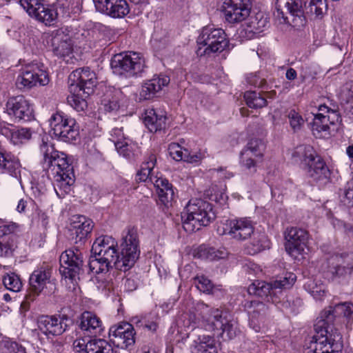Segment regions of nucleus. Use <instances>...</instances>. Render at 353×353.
Here are the masks:
<instances>
[{
    "label": "nucleus",
    "instance_id": "12",
    "mask_svg": "<svg viewBox=\"0 0 353 353\" xmlns=\"http://www.w3.org/2000/svg\"><path fill=\"white\" fill-rule=\"evenodd\" d=\"M110 65L115 74L130 77L143 71L145 61L139 54L128 52L115 54L111 60Z\"/></svg>",
    "mask_w": 353,
    "mask_h": 353
},
{
    "label": "nucleus",
    "instance_id": "5",
    "mask_svg": "<svg viewBox=\"0 0 353 353\" xmlns=\"http://www.w3.org/2000/svg\"><path fill=\"white\" fill-rule=\"evenodd\" d=\"M296 163H301L308 176L320 184L329 181L330 171L323 159L318 155L312 146L301 145L292 154Z\"/></svg>",
    "mask_w": 353,
    "mask_h": 353
},
{
    "label": "nucleus",
    "instance_id": "26",
    "mask_svg": "<svg viewBox=\"0 0 353 353\" xmlns=\"http://www.w3.org/2000/svg\"><path fill=\"white\" fill-rule=\"evenodd\" d=\"M243 307L249 315L250 325L256 332H259L260 326L257 323L263 321L268 311V306L259 301L245 300Z\"/></svg>",
    "mask_w": 353,
    "mask_h": 353
},
{
    "label": "nucleus",
    "instance_id": "50",
    "mask_svg": "<svg viewBox=\"0 0 353 353\" xmlns=\"http://www.w3.org/2000/svg\"><path fill=\"white\" fill-rule=\"evenodd\" d=\"M257 161L253 159L252 155L243 154V152H241V165L249 174H253L256 172Z\"/></svg>",
    "mask_w": 353,
    "mask_h": 353
},
{
    "label": "nucleus",
    "instance_id": "56",
    "mask_svg": "<svg viewBox=\"0 0 353 353\" xmlns=\"http://www.w3.org/2000/svg\"><path fill=\"white\" fill-rule=\"evenodd\" d=\"M88 341L86 342L83 338L77 339L73 342V350L76 352H86L88 353Z\"/></svg>",
    "mask_w": 353,
    "mask_h": 353
},
{
    "label": "nucleus",
    "instance_id": "23",
    "mask_svg": "<svg viewBox=\"0 0 353 353\" xmlns=\"http://www.w3.org/2000/svg\"><path fill=\"white\" fill-rule=\"evenodd\" d=\"M6 112L19 121H28L33 117V109L29 101L22 95L8 99L6 104Z\"/></svg>",
    "mask_w": 353,
    "mask_h": 353
},
{
    "label": "nucleus",
    "instance_id": "54",
    "mask_svg": "<svg viewBox=\"0 0 353 353\" xmlns=\"http://www.w3.org/2000/svg\"><path fill=\"white\" fill-rule=\"evenodd\" d=\"M110 141H112L114 145L117 143H122L125 141V137L123 132L122 128H114L110 132Z\"/></svg>",
    "mask_w": 353,
    "mask_h": 353
},
{
    "label": "nucleus",
    "instance_id": "40",
    "mask_svg": "<svg viewBox=\"0 0 353 353\" xmlns=\"http://www.w3.org/2000/svg\"><path fill=\"white\" fill-rule=\"evenodd\" d=\"M71 94L68 97V103L77 111L81 112L87 108V101L85 98L88 96L83 93V90L74 92L70 90Z\"/></svg>",
    "mask_w": 353,
    "mask_h": 353
},
{
    "label": "nucleus",
    "instance_id": "18",
    "mask_svg": "<svg viewBox=\"0 0 353 353\" xmlns=\"http://www.w3.org/2000/svg\"><path fill=\"white\" fill-rule=\"evenodd\" d=\"M254 228L252 221L248 218H240L227 220L221 231V235L228 234L230 238L236 241H245L254 233Z\"/></svg>",
    "mask_w": 353,
    "mask_h": 353
},
{
    "label": "nucleus",
    "instance_id": "1",
    "mask_svg": "<svg viewBox=\"0 0 353 353\" xmlns=\"http://www.w3.org/2000/svg\"><path fill=\"white\" fill-rule=\"evenodd\" d=\"M353 314V304L341 303L323 310L314 325L315 331L306 353H342V336L333 327L337 316L350 318Z\"/></svg>",
    "mask_w": 353,
    "mask_h": 353
},
{
    "label": "nucleus",
    "instance_id": "60",
    "mask_svg": "<svg viewBox=\"0 0 353 353\" xmlns=\"http://www.w3.org/2000/svg\"><path fill=\"white\" fill-rule=\"evenodd\" d=\"M259 23V22H256V19L252 20L250 23V25H248L247 28H244L241 31V33L243 32V31H245V33L248 32L249 35H247V37L250 39L252 38L254 34H257L258 32H260L259 26H258L257 27L256 26V24Z\"/></svg>",
    "mask_w": 353,
    "mask_h": 353
},
{
    "label": "nucleus",
    "instance_id": "6",
    "mask_svg": "<svg viewBox=\"0 0 353 353\" xmlns=\"http://www.w3.org/2000/svg\"><path fill=\"white\" fill-rule=\"evenodd\" d=\"M215 218L212 204L201 199L190 200L181 213L183 228L189 233L208 225Z\"/></svg>",
    "mask_w": 353,
    "mask_h": 353
},
{
    "label": "nucleus",
    "instance_id": "36",
    "mask_svg": "<svg viewBox=\"0 0 353 353\" xmlns=\"http://www.w3.org/2000/svg\"><path fill=\"white\" fill-rule=\"evenodd\" d=\"M81 0H57L55 6L62 18L69 17L72 13H78L81 9Z\"/></svg>",
    "mask_w": 353,
    "mask_h": 353
},
{
    "label": "nucleus",
    "instance_id": "10",
    "mask_svg": "<svg viewBox=\"0 0 353 353\" xmlns=\"http://www.w3.org/2000/svg\"><path fill=\"white\" fill-rule=\"evenodd\" d=\"M49 123L53 136L58 140L71 143L79 139V127L75 119L64 112L53 113Z\"/></svg>",
    "mask_w": 353,
    "mask_h": 353
},
{
    "label": "nucleus",
    "instance_id": "11",
    "mask_svg": "<svg viewBox=\"0 0 353 353\" xmlns=\"http://www.w3.org/2000/svg\"><path fill=\"white\" fill-rule=\"evenodd\" d=\"M56 290V279L52 278V270L45 266L39 267L30 276L29 294L27 299L32 301L41 293L50 295L54 294Z\"/></svg>",
    "mask_w": 353,
    "mask_h": 353
},
{
    "label": "nucleus",
    "instance_id": "48",
    "mask_svg": "<svg viewBox=\"0 0 353 353\" xmlns=\"http://www.w3.org/2000/svg\"><path fill=\"white\" fill-rule=\"evenodd\" d=\"M290 125L294 132L299 131L304 124V119L295 110H290L288 114Z\"/></svg>",
    "mask_w": 353,
    "mask_h": 353
},
{
    "label": "nucleus",
    "instance_id": "13",
    "mask_svg": "<svg viewBox=\"0 0 353 353\" xmlns=\"http://www.w3.org/2000/svg\"><path fill=\"white\" fill-rule=\"evenodd\" d=\"M60 272L65 279L72 283L79 279L80 274L83 272L84 260L82 252L77 248L68 249L60 256Z\"/></svg>",
    "mask_w": 353,
    "mask_h": 353
},
{
    "label": "nucleus",
    "instance_id": "27",
    "mask_svg": "<svg viewBox=\"0 0 353 353\" xmlns=\"http://www.w3.org/2000/svg\"><path fill=\"white\" fill-rule=\"evenodd\" d=\"M77 325L81 330L89 336H97L103 331L100 318L89 311H85L81 314Z\"/></svg>",
    "mask_w": 353,
    "mask_h": 353
},
{
    "label": "nucleus",
    "instance_id": "34",
    "mask_svg": "<svg viewBox=\"0 0 353 353\" xmlns=\"http://www.w3.org/2000/svg\"><path fill=\"white\" fill-rule=\"evenodd\" d=\"M336 119L331 118L330 115L323 113L316 114L312 123V131L316 137H325L330 134V124L334 125Z\"/></svg>",
    "mask_w": 353,
    "mask_h": 353
},
{
    "label": "nucleus",
    "instance_id": "28",
    "mask_svg": "<svg viewBox=\"0 0 353 353\" xmlns=\"http://www.w3.org/2000/svg\"><path fill=\"white\" fill-rule=\"evenodd\" d=\"M50 46L54 54L59 57L68 56L72 51V45L68 35L61 30L53 33L50 39Z\"/></svg>",
    "mask_w": 353,
    "mask_h": 353
},
{
    "label": "nucleus",
    "instance_id": "58",
    "mask_svg": "<svg viewBox=\"0 0 353 353\" xmlns=\"http://www.w3.org/2000/svg\"><path fill=\"white\" fill-rule=\"evenodd\" d=\"M89 269L90 271L96 274V276L101 274V268H100V261L99 260V256H92L89 261Z\"/></svg>",
    "mask_w": 353,
    "mask_h": 353
},
{
    "label": "nucleus",
    "instance_id": "20",
    "mask_svg": "<svg viewBox=\"0 0 353 353\" xmlns=\"http://www.w3.org/2000/svg\"><path fill=\"white\" fill-rule=\"evenodd\" d=\"M286 252L292 256L301 254L307 246L309 234L307 230L297 227L288 228L285 232Z\"/></svg>",
    "mask_w": 353,
    "mask_h": 353
},
{
    "label": "nucleus",
    "instance_id": "38",
    "mask_svg": "<svg viewBox=\"0 0 353 353\" xmlns=\"http://www.w3.org/2000/svg\"><path fill=\"white\" fill-rule=\"evenodd\" d=\"M88 353H117L112 345L103 339H92L88 341Z\"/></svg>",
    "mask_w": 353,
    "mask_h": 353
},
{
    "label": "nucleus",
    "instance_id": "31",
    "mask_svg": "<svg viewBox=\"0 0 353 353\" xmlns=\"http://www.w3.org/2000/svg\"><path fill=\"white\" fill-rule=\"evenodd\" d=\"M153 183L157 188L159 202L166 208L172 205L174 197L172 185L167 179L157 176H154Z\"/></svg>",
    "mask_w": 353,
    "mask_h": 353
},
{
    "label": "nucleus",
    "instance_id": "49",
    "mask_svg": "<svg viewBox=\"0 0 353 353\" xmlns=\"http://www.w3.org/2000/svg\"><path fill=\"white\" fill-rule=\"evenodd\" d=\"M194 256L202 259L216 261L215 248L201 245L196 250Z\"/></svg>",
    "mask_w": 353,
    "mask_h": 353
},
{
    "label": "nucleus",
    "instance_id": "15",
    "mask_svg": "<svg viewBox=\"0 0 353 353\" xmlns=\"http://www.w3.org/2000/svg\"><path fill=\"white\" fill-rule=\"evenodd\" d=\"M49 81L48 74L43 65L30 63L21 68L16 85L20 90L30 89L34 86L46 85Z\"/></svg>",
    "mask_w": 353,
    "mask_h": 353
},
{
    "label": "nucleus",
    "instance_id": "43",
    "mask_svg": "<svg viewBox=\"0 0 353 353\" xmlns=\"http://www.w3.org/2000/svg\"><path fill=\"white\" fill-rule=\"evenodd\" d=\"M95 280L97 288L101 290H105L108 296L111 292L114 291V285L110 274H101L96 276Z\"/></svg>",
    "mask_w": 353,
    "mask_h": 353
},
{
    "label": "nucleus",
    "instance_id": "16",
    "mask_svg": "<svg viewBox=\"0 0 353 353\" xmlns=\"http://www.w3.org/2000/svg\"><path fill=\"white\" fill-rule=\"evenodd\" d=\"M69 318L65 315H41L37 319L38 329L48 339L60 336L68 328Z\"/></svg>",
    "mask_w": 353,
    "mask_h": 353
},
{
    "label": "nucleus",
    "instance_id": "2",
    "mask_svg": "<svg viewBox=\"0 0 353 353\" xmlns=\"http://www.w3.org/2000/svg\"><path fill=\"white\" fill-rule=\"evenodd\" d=\"M39 151L43 156L42 168L48 176L53 179L54 189L59 198H63L71 190L74 183L73 166L69 163L68 156L54 149V145L42 138Z\"/></svg>",
    "mask_w": 353,
    "mask_h": 353
},
{
    "label": "nucleus",
    "instance_id": "8",
    "mask_svg": "<svg viewBox=\"0 0 353 353\" xmlns=\"http://www.w3.org/2000/svg\"><path fill=\"white\" fill-rule=\"evenodd\" d=\"M296 275L288 272L283 276L275 281L268 283L264 281H254L251 283L248 292L250 294L256 295L266 300L268 302L276 303L279 301L278 293L283 289L290 288L296 281Z\"/></svg>",
    "mask_w": 353,
    "mask_h": 353
},
{
    "label": "nucleus",
    "instance_id": "29",
    "mask_svg": "<svg viewBox=\"0 0 353 353\" xmlns=\"http://www.w3.org/2000/svg\"><path fill=\"white\" fill-rule=\"evenodd\" d=\"M170 78L165 75L154 76L152 79L143 83L140 96L145 100L153 98L155 94L166 86Z\"/></svg>",
    "mask_w": 353,
    "mask_h": 353
},
{
    "label": "nucleus",
    "instance_id": "30",
    "mask_svg": "<svg viewBox=\"0 0 353 353\" xmlns=\"http://www.w3.org/2000/svg\"><path fill=\"white\" fill-rule=\"evenodd\" d=\"M166 115L160 110L148 109L145 112L144 123L151 132H157L165 128Z\"/></svg>",
    "mask_w": 353,
    "mask_h": 353
},
{
    "label": "nucleus",
    "instance_id": "9",
    "mask_svg": "<svg viewBox=\"0 0 353 353\" xmlns=\"http://www.w3.org/2000/svg\"><path fill=\"white\" fill-rule=\"evenodd\" d=\"M197 45L196 52L201 57L223 52L228 46L229 40L223 29L205 26L197 39Z\"/></svg>",
    "mask_w": 353,
    "mask_h": 353
},
{
    "label": "nucleus",
    "instance_id": "45",
    "mask_svg": "<svg viewBox=\"0 0 353 353\" xmlns=\"http://www.w3.org/2000/svg\"><path fill=\"white\" fill-rule=\"evenodd\" d=\"M4 286L12 292H19L22 288L19 277L14 273L7 274L3 278Z\"/></svg>",
    "mask_w": 353,
    "mask_h": 353
},
{
    "label": "nucleus",
    "instance_id": "33",
    "mask_svg": "<svg viewBox=\"0 0 353 353\" xmlns=\"http://www.w3.org/2000/svg\"><path fill=\"white\" fill-rule=\"evenodd\" d=\"M21 168L20 161L17 157L4 152L0 148V172L1 173H7L14 178L19 179Z\"/></svg>",
    "mask_w": 353,
    "mask_h": 353
},
{
    "label": "nucleus",
    "instance_id": "32",
    "mask_svg": "<svg viewBox=\"0 0 353 353\" xmlns=\"http://www.w3.org/2000/svg\"><path fill=\"white\" fill-rule=\"evenodd\" d=\"M2 134L10 139L14 145L22 144L32 137V130L28 128H17L7 124L1 128Z\"/></svg>",
    "mask_w": 353,
    "mask_h": 353
},
{
    "label": "nucleus",
    "instance_id": "37",
    "mask_svg": "<svg viewBox=\"0 0 353 353\" xmlns=\"http://www.w3.org/2000/svg\"><path fill=\"white\" fill-rule=\"evenodd\" d=\"M265 149L266 144L263 139H252L241 152H243V154L252 155L261 160L264 155Z\"/></svg>",
    "mask_w": 353,
    "mask_h": 353
},
{
    "label": "nucleus",
    "instance_id": "63",
    "mask_svg": "<svg viewBox=\"0 0 353 353\" xmlns=\"http://www.w3.org/2000/svg\"><path fill=\"white\" fill-rule=\"evenodd\" d=\"M319 110L321 111V113H323V114H324V113H327L328 114L327 115H330L331 118L336 119V121L339 120V114H337V112L336 111L330 109L329 107H327L325 104L320 105L319 107Z\"/></svg>",
    "mask_w": 353,
    "mask_h": 353
},
{
    "label": "nucleus",
    "instance_id": "22",
    "mask_svg": "<svg viewBox=\"0 0 353 353\" xmlns=\"http://www.w3.org/2000/svg\"><path fill=\"white\" fill-rule=\"evenodd\" d=\"M93 221L82 215L74 216L68 228L69 238L73 243L82 245L90 234Z\"/></svg>",
    "mask_w": 353,
    "mask_h": 353
},
{
    "label": "nucleus",
    "instance_id": "21",
    "mask_svg": "<svg viewBox=\"0 0 353 353\" xmlns=\"http://www.w3.org/2000/svg\"><path fill=\"white\" fill-rule=\"evenodd\" d=\"M135 331L132 324L121 322L114 325L109 330L110 341L117 347L128 348L135 343Z\"/></svg>",
    "mask_w": 353,
    "mask_h": 353
},
{
    "label": "nucleus",
    "instance_id": "14",
    "mask_svg": "<svg viewBox=\"0 0 353 353\" xmlns=\"http://www.w3.org/2000/svg\"><path fill=\"white\" fill-rule=\"evenodd\" d=\"M19 3L30 17L46 26L54 25L61 17L55 5H45L40 0H20Z\"/></svg>",
    "mask_w": 353,
    "mask_h": 353
},
{
    "label": "nucleus",
    "instance_id": "19",
    "mask_svg": "<svg viewBox=\"0 0 353 353\" xmlns=\"http://www.w3.org/2000/svg\"><path fill=\"white\" fill-rule=\"evenodd\" d=\"M250 0H225L221 11L226 22L240 23L250 13Z\"/></svg>",
    "mask_w": 353,
    "mask_h": 353
},
{
    "label": "nucleus",
    "instance_id": "52",
    "mask_svg": "<svg viewBox=\"0 0 353 353\" xmlns=\"http://www.w3.org/2000/svg\"><path fill=\"white\" fill-rule=\"evenodd\" d=\"M17 228V225L14 223H9L0 225V239H11L16 241L14 232Z\"/></svg>",
    "mask_w": 353,
    "mask_h": 353
},
{
    "label": "nucleus",
    "instance_id": "41",
    "mask_svg": "<svg viewBox=\"0 0 353 353\" xmlns=\"http://www.w3.org/2000/svg\"><path fill=\"white\" fill-rule=\"evenodd\" d=\"M105 14L114 18H122L129 12L128 5L125 0H114Z\"/></svg>",
    "mask_w": 353,
    "mask_h": 353
},
{
    "label": "nucleus",
    "instance_id": "47",
    "mask_svg": "<svg viewBox=\"0 0 353 353\" xmlns=\"http://www.w3.org/2000/svg\"><path fill=\"white\" fill-rule=\"evenodd\" d=\"M16 248V241L11 239H0V256L10 257L12 256Z\"/></svg>",
    "mask_w": 353,
    "mask_h": 353
},
{
    "label": "nucleus",
    "instance_id": "35",
    "mask_svg": "<svg viewBox=\"0 0 353 353\" xmlns=\"http://www.w3.org/2000/svg\"><path fill=\"white\" fill-rule=\"evenodd\" d=\"M157 157L154 154H150L143 163L141 170L137 172V181L145 182L150 180L152 183L154 181L152 170L156 165Z\"/></svg>",
    "mask_w": 353,
    "mask_h": 353
},
{
    "label": "nucleus",
    "instance_id": "24",
    "mask_svg": "<svg viewBox=\"0 0 353 353\" xmlns=\"http://www.w3.org/2000/svg\"><path fill=\"white\" fill-rule=\"evenodd\" d=\"M336 259V264L330 268L333 278L343 282L353 281V252L343 253Z\"/></svg>",
    "mask_w": 353,
    "mask_h": 353
},
{
    "label": "nucleus",
    "instance_id": "42",
    "mask_svg": "<svg viewBox=\"0 0 353 353\" xmlns=\"http://www.w3.org/2000/svg\"><path fill=\"white\" fill-rule=\"evenodd\" d=\"M194 281L197 289L204 293L215 294L219 290L218 287L214 286L212 281L203 275L196 276Z\"/></svg>",
    "mask_w": 353,
    "mask_h": 353
},
{
    "label": "nucleus",
    "instance_id": "3",
    "mask_svg": "<svg viewBox=\"0 0 353 353\" xmlns=\"http://www.w3.org/2000/svg\"><path fill=\"white\" fill-rule=\"evenodd\" d=\"M274 17L280 23H290L285 10L292 17V25L303 27L307 17L322 18L327 10L326 0H276Z\"/></svg>",
    "mask_w": 353,
    "mask_h": 353
},
{
    "label": "nucleus",
    "instance_id": "25",
    "mask_svg": "<svg viewBox=\"0 0 353 353\" xmlns=\"http://www.w3.org/2000/svg\"><path fill=\"white\" fill-rule=\"evenodd\" d=\"M117 242L110 236H101L96 239L92 246V253L111 259L121 260V252L117 249Z\"/></svg>",
    "mask_w": 353,
    "mask_h": 353
},
{
    "label": "nucleus",
    "instance_id": "39",
    "mask_svg": "<svg viewBox=\"0 0 353 353\" xmlns=\"http://www.w3.org/2000/svg\"><path fill=\"white\" fill-rule=\"evenodd\" d=\"M244 99L247 105L251 108H262L267 105L263 95L256 91H247L244 93Z\"/></svg>",
    "mask_w": 353,
    "mask_h": 353
},
{
    "label": "nucleus",
    "instance_id": "7",
    "mask_svg": "<svg viewBox=\"0 0 353 353\" xmlns=\"http://www.w3.org/2000/svg\"><path fill=\"white\" fill-rule=\"evenodd\" d=\"M200 313L198 314V322L194 321L190 326L192 329L201 326L209 331H221L222 334L226 333L229 338L235 335L234 325L229 319L228 312L219 308L210 307L205 303L198 305Z\"/></svg>",
    "mask_w": 353,
    "mask_h": 353
},
{
    "label": "nucleus",
    "instance_id": "17",
    "mask_svg": "<svg viewBox=\"0 0 353 353\" xmlns=\"http://www.w3.org/2000/svg\"><path fill=\"white\" fill-rule=\"evenodd\" d=\"M68 83L70 90H83L84 94L89 96L97 85V77L89 68H78L69 75Z\"/></svg>",
    "mask_w": 353,
    "mask_h": 353
},
{
    "label": "nucleus",
    "instance_id": "51",
    "mask_svg": "<svg viewBox=\"0 0 353 353\" xmlns=\"http://www.w3.org/2000/svg\"><path fill=\"white\" fill-rule=\"evenodd\" d=\"M185 150H188L183 148L179 143H171L168 145V152L170 157L175 161L185 160Z\"/></svg>",
    "mask_w": 353,
    "mask_h": 353
},
{
    "label": "nucleus",
    "instance_id": "53",
    "mask_svg": "<svg viewBox=\"0 0 353 353\" xmlns=\"http://www.w3.org/2000/svg\"><path fill=\"white\" fill-rule=\"evenodd\" d=\"M343 201L347 207H353V179L349 181L346 184Z\"/></svg>",
    "mask_w": 353,
    "mask_h": 353
},
{
    "label": "nucleus",
    "instance_id": "55",
    "mask_svg": "<svg viewBox=\"0 0 353 353\" xmlns=\"http://www.w3.org/2000/svg\"><path fill=\"white\" fill-rule=\"evenodd\" d=\"M115 148L118 153L123 157L130 159L133 156L132 150L130 149L128 144L123 141L122 143H117Z\"/></svg>",
    "mask_w": 353,
    "mask_h": 353
},
{
    "label": "nucleus",
    "instance_id": "44",
    "mask_svg": "<svg viewBox=\"0 0 353 353\" xmlns=\"http://www.w3.org/2000/svg\"><path fill=\"white\" fill-rule=\"evenodd\" d=\"M342 103L349 105L350 111L353 114V82L345 83L339 94Z\"/></svg>",
    "mask_w": 353,
    "mask_h": 353
},
{
    "label": "nucleus",
    "instance_id": "62",
    "mask_svg": "<svg viewBox=\"0 0 353 353\" xmlns=\"http://www.w3.org/2000/svg\"><path fill=\"white\" fill-rule=\"evenodd\" d=\"M198 343L204 345L205 347H210V349H212L214 346V339L209 335L200 336Z\"/></svg>",
    "mask_w": 353,
    "mask_h": 353
},
{
    "label": "nucleus",
    "instance_id": "59",
    "mask_svg": "<svg viewBox=\"0 0 353 353\" xmlns=\"http://www.w3.org/2000/svg\"><path fill=\"white\" fill-rule=\"evenodd\" d=\"M215 188L216 186L212 187L211 193L210 194V199L214 201L215 202L221 205L224 204L225 203L226 199L228 198L227 195L222 192L218 193H212V192L215 190Z\"/></svg>",
    "mask_w": 353,
    "mask_h": 353
},
{
    "label": "nucleus",
    "instance_id": "4",
    "mask_svg": "<svg viewBox=\"0 0 353 353\" xmlns=\"http://www.w3.org/2000/svg\"><path fill=\"white\" fill-rule=\"evenodd\" d=\"M120 248V261L98 256L100 261L101 274H108L113 267L120 271L126 272L134 265L140 254L138 234L135 228H129L126 233L123 235Z\"/></svg>",
    "mask_w": 353,
    "mask_h": 353
},
{
    "label": "nucleus",
    "instance_id": "64",
    "mask_svg": "<svg viewBox=\"0 0 353 353\" xmlns=\"http://www.w3.org/2000/svg\"><path fill=\"white\" fill-rule=\"evenodd\" d=\"M114 0H103L101 3H98V6L96 7V9L102 12V13H106L108 12V9L110 7V6H112V2Z\"/></svg>",
    "mask_w": 353,
    "mask_h": 353
},
{
    "label": "nucleus",
    "instance_id": "61",
    "mask_svg": "<svg viewBox=\"0 0 353 353\" xmlns=\"http://www.w3.org/2000/svg\"><path fill=\"white\" fill-rule=\"evenodd\" d=\"M265 241H262V239L259 240H254V241L252 243V248L251 250L249 251V253L250 254H255L262 250H263L267 245H264Z\"/></svg>",
    "mask_w": 353,
    "mask_h": 353
},
{
    "label": "nucleus",
    "instance_id": "46",
    "mask_svg": "<svg viewBox=\"0 0 353 353\" xmlns=\"http://www.w3.org/2000/svg\"><path fill=\"white\" fill-rule=\"evenodd\" d=\"M101 105L103 110L106 112L117 111L119 108L118 97L116 94H113L112 92L106 93L101 100Z\"/></svg>",
    "mask_w": 353,
    "mask_h": 353
},
{
    "label": "nucleus",
    "instance_id": "57",
    "mask_svg": "<svg viewBox=\"0 0 353 353\" xmlns=\"http://www.w3.org/2000/svg\"><path fill=\"white\" fill-rule=\"evenodd\" d=\"M185 160L188 163H196L201 161L204 158V154L201 152H196L194 154H191L190 152L188 150H185Z\"/></svg>",
    "mask_w": 353,
    "mask_h": 353
}]
</instances>
